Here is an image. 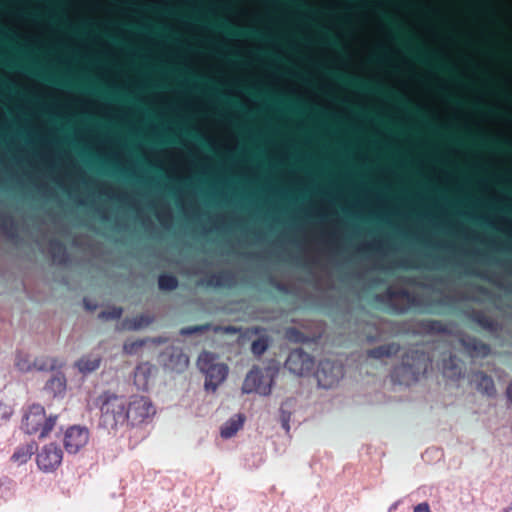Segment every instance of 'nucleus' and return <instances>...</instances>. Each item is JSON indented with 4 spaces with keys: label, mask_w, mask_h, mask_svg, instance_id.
<instances>
[{
    "label": "nucleus",
    "mask_w": 512,
    "mask_h": 512,
    "mask_svg": "<svg viewBox=\"0 0 512 512\" xmlns=\"http://www.w3.org/2000/svg\"><path fill=\"white\" fill-rule=\"evenodd\" d=\"M129 424L132 426L149 422L156 414V409L150 398L143 395H133L127 401Z\"/></svg>",
    "instance_id": "20e7f679"
},
{
    "label": "nucleus",
    "mask_w": 512,
    "mask_h": 512,
    "mask_svg": "<svg viewBox=\"0 0 512 512\" xmlns=\"http://www.w3.org/2000/svg\"><path fill=\"white\" fill-rule=\"evenodd\" d=\"M472 383L476 389L487 396L495 395V386L493 380L485 374L478 372L472 377Z\"/></svg>",
    "instance_id": "f8f14e48"
},
{
    "label": "nucleus",
    "mask_w": 512,
    "mask_h": 512,
    "mask_svg": "<svg viewBox=\"0 0 512 512\" xmlns=\"http://www.w3.org/2000/svg\"><path fill=\"white\" fill-rule=\"evenodd\" d=\"M160 289L172 290L177 287V279L171 275H161L158 280Z\"/></svg>",
    "instance_id": "6ab92c4d"
},
{
    "label": "nucleus",
    "mask_w": 512,
    "mask_h": 512,
    "mask_svg": "<svg viewBox=\"0 0 512 512\" xmlns=\"http://www.w3.org/2000/svg\"><path fill=\"white\" fill-rule=\"evenodd\" d=\"M507 394L510 398H512V384H510L507 388Z\"/></svg>",
    "instance_id": "a878e982"
},
{
    "label": "nucleus",
    "mask_w": 512,
    "mask_h": 512,
    "mask_svg": "<svg viewBox=\"0 0 512 512\" xmlns=\"http://www.w3.org/2000/svg\"><path fill=\"white\" fill-rule=\"evenodd\" d=\"M63 458V452L60 447L55 444L44 446L37 454V465L44 472L54 471L60 466Z\"/></svg>",
    "instance_id": "423d86ee"
},
{
    "label": "nucleus",
    "mask_w": 512,
    "mask_h": 512,
    "mask_svg": "<svg viewBox=\"0 0 512 512\" xmlns=\"http://www.w3.org/2000/svg\"><path fill=\"white\" fill-rule=\"evenodd\" d=\"M285 366L291 373L304 376L312 371L314 362L309 354L297 349L289 354Z\"/></svg>",
    "instance_id": "6e6552de"
},
{
    "label": "nucleus",
    "mask_w": 512,
    "mask_h": 512,
    "mask_svg": "<svg viewBox=\"0 0 512 512\" xmlns=\"http://www.w3.org/2000/svg\"><path fill=\"white\" fill-rule=\"evenodd\" d=\"M206 329H208V326H193V327L183 328V329H181L180 332L182 335H191V334H194V333L206 330Z\"/></svg>",
    "instance_id": "5701e85b"
},
{
    "label": "nucleus",
    "mask_w": 512,
    "mask_h": 512,
    "mask_svg": "<svg viewBox=\"0 0 512 512\" xmlns=\"http://www.w3.org/2000/svg\"><path fill=\"white\" fill-rule=\"evenodd\" d=\"M272 382L268 371L264 373L258 368H253L244 379L242 391L246 394L255 392L267 396L271 393Z\"/></svg>",
    "instance_id": "39448f33"
},
{
    "label": "nucleus",
    "mask_w": 512,
    "mask_h": 512,
    "mask_svg": "<svg viewBox=\"0 0 512 512\" xmlns=\"http://www.w3.org/2000/svg\"><path fill=\"white\" fill-rule=\"evenodd\" d=\"M505 512H512V504L507 508Z\"/></svg>",
    "instance_id": "cd10ccee"
},
{
    "label": "nucleus",
    "mask_w": 512,
    "mask_h": 512,
    "mask_svg": "<svg viewBox=\"0 0 512 512\" xmlns=\"http://www.w3.org/2000/svg\"><path fill=\"white\" fill-rule=\"evenodd\" d=\"M172 370L181 372L189 365V358L179 349H173L167 364Z\"/></svg>",
    "instance_id": "2eb2a0df"
},
{
    "label": "nucleus",
    "mask_w": 512,
    "mask_h": 512,
    "mask_svg": "<svg viewBox=\"0 0 512 512\" xmlns=\"http://www.w3.org/2000/svg\"><path fill=\"white\" fill-rule=\"evenodd\" d=\"M414 512H430V507L427 502H423L414 508Z\"/></svg>",
    "instance_id": "393cba45"
},
{
    "label": "nucleus",
    "mask_w": 512,
    "mask_h": 512,
    "mask_svg": "<svg viewBox=\"0 0 512 512\" xmlns=\"http://www.w3.org/2000/svg\"><path fill=\"white\" fill-rule=\"evenodd\" d=\"M89 441V431L85 427L71 426L64 434V447L69 454L78 453Z\"/></svg>",
    "instance_id": "1a4fd4ad"
},
{
    "label": "nucleus",
    "mask_w": 512,
    "mask_h": 512,
    "mask_svg": "<svg viewBox=\"0 0 512 512\" xmlns=\"http://www.w3.org/2000/svg\"><path fill=\"white\" fill-rule=\"evenodd\" d=\"M197 365L199 370L205 374V389L216 391L217 387L222 384L228 375V366L219 362L215 354L203 352L198 357Z\"/></svg>",
    "instance_id": "f03ea898"
},
{
    "label": "nucleus",
    "mask_w": 512,
    "mask_h": 512,
    "mask_svg": "<svg viewBox=\"0 0 512 512\" xmlns=\"http://www.w3.org/2000/svg\"><path fill=\"white\" fill-rule=\"evenodd\" d=\"M342 376V367L329 360L322 361L316 372V378L319 386L326 389L336 385Z\"/></svg>",
    "instance_id": "0eeeda50"
},
{
    "label": "nucleus",
    "mask_w": 512,
    "mask_h": 512,
    "mask_svg": "<svg viewBox=\"0 0 512 512\" xmlns=\"http://www.w3.org/2000/svg\"><path fill=\"white\" fill-rule=\"evenodd\" d=\"M398 351V346L391 344L378 347L369 352V355L373 358H382L384 356H390Z\"/></svg>",
    "instance_id": "f3484780"
},
{
    "label": "nucleus",
    "mask_w": 512,
    "mask_h": 512,
    "mask_svg": "<svg viewBox=\"0 0 512 512\" xmlns=\"http://www.w3.org/2000/svg\"><path fill=\"white\" fill-rule=\"evenodd\" d=\"M100 407V423L109 431H117L129 424L127 400L110 392L102 393L98 398Z\"/></svg>",
    "instance_id": "f257e3e1"
},
{
    "label": "nucleus",
    "mask_w": 512,
    "mask_h": 512,
    "mask_svg": "<svg viewBox=\"0 0 512 512\" xmlns=\"http://www.w3.org/2000/svg\"><path fill=\"white\" fill-rule=\"evenodd\" d=\"M444 374L448 377H454L460 374L454 358H450L449 363H445L443 367Z\"/></svg>",
    "instance_id": "aec40b11"
},
{
    "label": "nucleus",
    "mask_w": 512,
    "mask_h": 512,
    "mask_svg": "<svg viewBox=\"0 0 512 512\" xmlns=\"http://www.w3.org/2000/svg\"><path fill=\"white\" fill-rule=\"evenodd\" d=\"M156 371L155 366L145 362L139 364L134 372V384L139 390H147Z\"/></svg>",
    "instance_id": "9d476101"
},
{
    "label": "nucleus",
    "mask_w": 512,
    "mask_h": 512,
    "mask_svg": "<svg viewBox=\"0 0 512 512\" xmlns=\"http://www.w3.org/2000/svg\"><path fill=\"white\" fill-rule=\"evenodd\" d=\"M45 389L54 396L61 395L66 390V379L63 375L53 376L45 385Z\"/></svg>",
    "instance_id": "dca6fc26"
},
{
    "label": "nucleus",
    "mask_w": 512,
    "mask_h": 512,
    "mask_svg": "<svg viewBox=\"0 0 512 512\" xmlns=\"http://www.w3.org/2000/svg\"><path fill=\"white\" fill-rule=\"evenodd\" d=\"M244 416L236 414L228 419L220 429V435L223 439H229L236 435V433L243 427Z\"/></svg>",
    "instance_id": "9b49d317"
},
{
    "label": "nucleus",
    "mask_w": 512,
    "mask_h": 512,
    "mask_svg": "<svg viewBox=\"0 0 512 512\" xmlns=\"http://www.w3.org/2000/svg\"><path fill=\"white\" fill-rule=\"evenodd\" d=\"M268 345L266 340L259 339L252 343L251 350L255 355H261L267 349Z\"/></svg>",
    "instance_id": "4be33fe9"
},
{
    "label": "nucleus",
    "mask_w": 512,
    "mask_h": 512,
    "mask_svg": "<svg viewBox=\"0 0 512 512\" xmlns=\"http://www.w3.org/2000/svg\"><path fill=\"white\" fill-rule=\"evenodd\" d=\"M101 358L95 355L84 356L80 358L75 366L82 374H88L100 367Z\"/></svg>",
    "instance_id": "4468645a"
},
{
    "label": "nucleus",
    "mask_w": 512,
    "mask_h": 512,
    "mask_svg": "<svg viewBox=\"0 0 512 512\" xmlns=\"http://www.w3.org/2000/svg\"><path fill=\"white\" fill-rule=\"evenodd\" d=\"M15 366L20 372H29L32 370L34 364L30 361L28 355L18 353L15 360Z\"/></svg>",
    "instance_id": "a211bd4d"
},
{
    "label": "nucleus",
    "mask_w": 512,
    "mask_h": 512,
    "mask_svg": "<svg viewBox=\"0 0 512 512\" xmlns=\"http://www.w3.org/2000/svg\"><path fill=\"white\" fill-rule=\"evenodd\" d=\"M35 450L36 444L34 442L22 445L13 453L11 460L17 465H23L30 460Z\"/></svg>",
    "instance_id": "ddd939ff"
},
{
    "label": "nucleus",
    "mask_w": 512,
    "mask_h": 512,
    "mask_svg": "<svg viewBox=\"0 0 512 512\" xmlns=\"http://www.w3.org/2000/svg\"><path fill=\"white\" fill-rule=\"evenodd\" d=\"M225 330H226L227 332L234 331V329H232V328H226Z\"/></svg>",
    "instance_id": "c85d7f7f"
},
{
    "label": "nucleus",
    "mask_w": 512,
    "mask_h": 512,
    "mask_svg": "<svg viewBox=\"0 0 512 512\" xmlns=\"http://www.w3.org/2000/svg\"><path fill=\"white\" fill-rule=\"evenodd\" d=\"M141 326H142V325H141L140 323H139V324L134 323L133 325H131V328H133V329H138V328H140Z\"/></svg>",
    "instance_id": "bb28decb"
},
{
    "label": "nucleus",
    "mask_w": 512,
    "mask_h": 512,
    "mask_svg": "<svg viewBox=\"0 0 512 512\" xmlns=\"http://www.w3.org/2000/svg\"><path fill=\"white\" fill-rule=\"evenodd\" d=\"M122 314V310L119 308H114L111 312H103L100 314V317L109 319V318H119Z\"/></svg>",
    "instance_id": "b1692460"
},
{
    "label": "nucleus",
    "mask_w": 512,
    "mask_h": 512,
    "mask_svg": "<svg viewBox=\"0 0 512 512\" xmlns=\"http://www.w3.org/2000/svg\"><path fill=\"white\" fill-rule=\"evenodd\" d=\"M144 344L143 341H128L123 345V350L128 355H133L137 352V350L142 347Z\"/></svg>",
    "instance_id": "412c9836"
},
{
    "label": "nucleus",
    "mask_w": 512,
    "mask_h": 512,
    "mask_svg": "<svg viewBox=\"0 0 512 512\" xmlns=\"http://www.w3.org/2000/svg\"><path fill=\"white\" fill-rule=\"evenodd\" d=\"M56 419V416L46 417L44 408L35 404L25 413L22 428L27 434H38L44 438L55 426Z\"/></svg>",
    "instance_id": "7ed1b4c3"
}]
</instances>
